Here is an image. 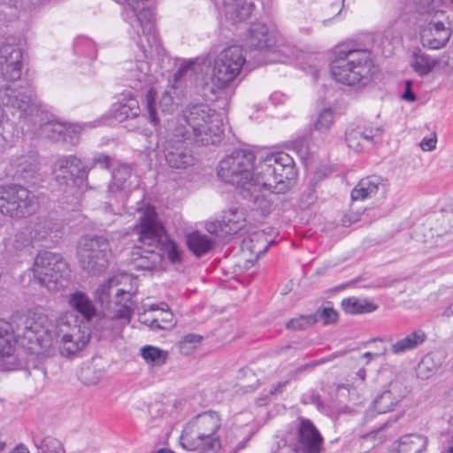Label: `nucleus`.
Here are the masks:
<instances>
[{
  "instance_id": "f257e3e1",
  "label": "nucleus",
  "mask_w": 453,
  "mask_h": 453,
  "mask_svg": "<svg viewBox=\"0 0 453 453\" xmlns=\"http://www.w3.org/2000/svg\"><path fill=\"white\" fill-rule=\"evenodd\" d=\"M255 155L249 150H235L219 165L218 176L235 186L241 196L262 213L270 211L267 194H282L296 175L293 158L283 151L267 153L257 165Z\"/></svg>"
},
{
  "instance_id": "f03ea898",
  "label": "nucleus",
  "mask_w": 453,
  "mask_h": 453,
  "mask_svg": "<svg viewBox=\"0 0 453 453\" xmlns=\"http://www.w3.org/2000/svg\"><path fill=\"white\" fill-rule=\"evenodd\" d=\"M3 104L18 114L21 128L52 140L55 142L74 145L78 142L81 127L50 119L48 113L39 106L34 92L26 88L17 90L6 87L0 90Z\"/></svg>"
},
{
  "instance_id": "7ed1b4c3",
  "label": "nucleus",
  "mask_w": 453,
  "mask_h": 453,
  "mask_svg": "<svg viewBox=\"0 0 453 453\" xmlns=\"http://www.w3.org/2000/svg\"><path fill=\"white\" fill-rule=\"evenodd\" d=\"M135 293L136 280L127 273H114L101 282L95 291V298L100 303L104 315L96 326L118 331L128 324Z\"/></svg>"
},
{
  "instance_id": "20e7f679",
  "label": "nucleus",
  "mask_w": 453,
  "mask_h": 453,
  "mask_svg": "<svg viewBox=\"0 0 453 453\" xmlns=\"http://www.w3.org/2000/svg\"><path fill=\"white\" fill-rule=\"evenodd\" d=\"M169 127L176 135L198 146L219 144L224 135L220 113L203 103L186 105Z\"/></svg>"
},
{
  "instance_id": "39448f33",
  "label": "nucleus",
  "mask_w": 453,
  "mask_h": 453,
  "mask_svg": "<svg viewBox=\"0 0 453 453\" xmlns=\"http://www.w3.org/2000/svg\"><path fill=\"white\" fill-rule=\"evenodd\" d=\"M137 48L140 53L136 55L134 63H131L127 68V79L130 86L135 89H148L146 94V110L151 123H158L157 113V104L155 95L158 91V84L164 81V77L156 70H152L149 59L161 55L163 49L159 43V50L150 53L146 37L144 35H138Z\"/></svg>"
},
{
  "instance_id": "423d86ee",
  "label": "nucleus",
  "mask_w": 453,
  "mask_h": 453,
  "mask_svg": "<svg viewBox=\"0 0 453 453\" xmlns=\"http://www.w3.org/2000/svg\"><path fill=\"white\" fill-rule=\"evenodd\" d=\"M246 64L243 50L240 46H230L223 50L215 58L211 81L202 85V96L208 101H216L226 94Z\"/></svg>"
},
{
  "instance_id": "0eeeda50",
  "label": "nucleus",
  "mask_w": 453,
  "mask_h": 453,
  "mask_svg": "<svg viewBox=\"0 0 453 453\" xmlns=\"http://www.w3.org/2000/svg\"><path fill=\"white\" fill-rule=\"evenodd\" d=\"M221 419L215 411L196 415L184 426L180 437L182 448L196 453H217L221 448L218 432Z\"/></svg>"
},
{
  "instance_id": "6e6552de",
  "label": "nucleus",
  "mask_w": 453,
  "mask_h": 453,
  "mask_svg": "<svg viewBox=\"0 0 453 453\" xmlns=\"http://www.w3.org/2000/svg\"><path fill=\"white\" fill-rule=\"evenodd\" d=\"M372 62L366 50L338 48L331 62L333 78L348 86L367 84L372 75Z\"/></svg>"
},
{
  "instance_id": "1a4fd4ad",
  "label": "nucleus",
  "mask_w": 453,
  "mask_h": 453,
  "mask_svg": "<svg viewBox=\"0 0 453 453\" xmlns=\"http://www.w3.org/2000/svg\"><path fill=\"white\" fill-rule=\"evenodd\" d=\"M53 325L48 316L37 311H28L20 317L14 336L16 344L25 351L40 354L53 342Z\"/></svg>"
},
{
  "instance_id": "9d476101",
  "label": "nucleus",
  "mask_w": 453,
  "mask_h": 453,
  "mask_svg": "<svg viewBox=\"0 0 453 453\" xmlns=\"http://www.w3.org/2000/svg\"><path fill=\"white\" fill-rule=\"evenodd\" d=\"M140 217L136 223L138 242L160 250L162 256L166 255L172 264H180L182 251L179 246L166 234L165 229L158 219L156 209L147 206L140 209Z\"/></svg>"
},
{
  "instance_id": "9b49d317",
  "label": "nucleus",
  "mask_w": 453,
  "mask_h": 453,
  "mask_svg": "<svg viewBox=\"0 0 453 453\" xmlns=\"http://www.w3.org/2000/svg\"><path fill=\"white\" fill-rule=\"evenodd\" d=\"M242 42L247 50L254 52L253 58L257 65L270 62L288 63L299 58V52L287 47L273 50L276 42L275 36L269 32L265 25L261 23L252 24L248 28Z\"/></svg>"
},
{
  "instance_id": "f8f14e48",
  "label": "nucleus",
  "mask_w": 453,
  "mask_h": 453,
  "mask_svg": "<svg viewBox=\"0 0 453 453\" xmlns=\"http://www.w3.org/2000/svg\"><path fill=\"white\" fill-rule=\"evenodd\" d=\"M27 273L29 276H33L35 282L54 292L67 284L69 266L61 254L41 250L35 256Z\"/></svg>"
},
{
  "instance_id": "ddd939ff",
  "label": "nucleus",
  "mask_w": 453,
  "mask_h": 453,
  "mask_svg": "<svg viewBox=\"0 0 453 453\" xmlns=\"http://www.w3.org/2000/svg\"><path fill=\"white\" fill-rule=\"evenodd\" d=\"M111 250L108 240L103 236L85 235L77 245L80 265L89 273H98L106 269Z\"/></svg>"
},
{
  "instance_id": "4468645a",
  "label": "nucleus",
  "mask_w": 453,
  "mask_h": 453,
  "mask_svg": "<svg viewBox=\"0 0 453 453\" xmlns=\"http://www.w3.org/2000/svg\"><path fill=\"white\" fill-rule=\"evenodd\" d=\"M59 352L66 357H73L83 350L90 341V332L75 321L72 324L65 316L58 318L55 324Z\"/></svg>"
},
{
  "instance_id": "2eb2a0df",
  "label": "nucleus",
  "mask_w": 453,
  "mask_h": 453,
  "mask_svg": "<svg viewBox=\"0 0 453 453\" xmlns=\"http://www.w3.org/2000/svg\"><path fill=\"white\" fill-rule=\"evenodd\" d=\"M37 198L20 185L0 187V212L21 218L35 211Z\"/></svg>"
},
{
  "instance_id": "dca6fc26",
  "label": "nucleus",
  "mask_w": 453,
  "mask_h": 453,
  "mask_svg": "<svg viewBox=\"0 0 453 453\" xmlns=\"http://www.w3.org/2000/svg\"><path fill=\"white\" fill-rule=\"evenodd\" d=\"M200 69L196 61H185L174 73L172 83L168 86L159 99V108L162 112L172 113L179 104L176 100L183 97V81L191 78Z\"/></svg>"
},
{
  "instance_id": "f3484780",
  "label": "nucleus",
  "mask_w": 453,
  "mask_h": 453,
  "mask_svg": "<svg viewBox=\"0 0 453 453\" xmlns=\"http://www.w3.org/2000/svg\"><path fill=\"white\" fill-rule=\"evenodd\" d=\"M187 141L188 140L176 135L174 129L169 127L164 145L165 158L169 167L184 170L195 165L196 157L192 150L185 145Z\"/></svg>"
},
{
  "instance_id": "a211bd4d",
  "label": "nucleus",
  "mask_w": 453,
  "mask_h": 453,
  "mask_svg": "<svg viewBox=\"0 0 453 453\" xmlns=\"http://www.w3.org/2000/svg\"><path fill=\"white\" fill-rule=\"evenodd\" d=\"M126 5L134 13L135 20L142 29L146 37L150 52L159 50V39L153 25V12L148 7L149 0H114Z\"/></svg>"
},
{
  "instance_id": "6ab92c4d",
  "label": "nucleus",
  "mask_w": 453,
  "mask_h": 453,
  "mask_svg": "<svg viewBox=\"0 0 453 453\" xmlns=\"http://www.w3.org/2000/svg\"><path fill=\"white\" fill-rule=\"evenodd\" d=\"M383 132L381 126L372 123L349 127L345 132V141L353 151L365 152L381 141Z\"/></svg>"
},
{
  "instance_id": "aec40b11",
  "label": "nucleus",
  "mask_w": 453,
  "mask_h": 453,
  "mask_svg": "<svg viewBox=\"0 0 453 453\" xmlns=\"http://www.w3.org/2000/svg\"><path fill=\"white\" fill-rule=\"evenodd\" d=\"M90 168L84 165L80 158L75 156H65L58 158L53 165V174L60 183H67L68 180H81L87 181Z\"/></svg>"
},
{
  "instance_id": "412c9836",
  "label": "nucleus",
  "mask_w": 453,
  "mask_h": 453,
  "mask_svg": "<svg viewBox=\"0 0 453 453\" xmlns=\"http://www.w3.org/2000/svg\"><path fill=\"white\" fill-rule=\"evenodd\" d=\"M22 50L13 44H4L0 48V77L7 81L20 79L22 73Z\"/></svg>"
},
{
  "instance_id": "4be33fe9",
  "label": "nucleus",
  "mask_w": 453,
  "mask_h": 453,
  "mask_svg": "<svg viewBox=\"0 0 453 453\" xmlns=\"http://www.w3.org/2000/svg\"><path fill=\"white\" fill-rule=\"evenodd\" d=\"M245 225V217L242 210L230 208L225 211L221 221L210 222L206 226L208 232L219 236L237 234Z\"/></svg>"
},
{
  "instance_id": "5701e85b",
  "label": "nucleus",
  "mask_w": 453,
  "mask_h": 453,
  "mask_svg": "<svg viewBox=\"0 0 453 453\" xmlns=\"http://www.w3.org/2000/svg\"><path fill=\"white\" fill-rule=\"evenodd\" d=\"M136 247L131 257L134 268L137 271L157 272L163 268V256L155 247H149L143 243Z\"/></svg>"
},
{
  "instance_id": "b1692460",
  "label": "nucleus",
  "mask_w": 453,
  "mask_h": 453,
  "mask_svg": "<svg viewBox=\"0 0 453 453\" xmlns=\"http://www.w3.org/2000/svg\"><path fill=\"white\" fill-rule=\"evenodd\" d=\"M297 443L303 453H320L323 438L309 419H300L297 426Z\"/></svg>"
},
{
  "instance_id": "393cba45",
  "label": "nucleus",
  "mask_w": 453,
  "mask_h": 453,
  "mask_svg": "<svg viewBox=\"0 0 453 453\" xmlns=\"http://www.w3.org/2000/svg\"><path fill=\"white\" fill-rule=\"evenodd\" d=\"M68 305L75 313L79 324L91 322L97 317V310L90 297L82 291H75L68 296Z\"/></svg>"
},
{
  "instance_id": "a878e982",
  "label": "nucleus",
  "mask_w": 453,
  "mask_h": 453,
  "mask_svg": "<svg viewBox=\"0 0 453 453\" xmlns=\"http://www.w3.org/2000/svg\"><path fill=\"white\" fill-rule=\"evenodd\" d=\"M36 241L57 242L64 235V225L60 220L42 218L35 221L31 228Z\"/></svg>"
},
{
  "instance_id": "bb28decb",
  "label": "nucleus",
  "mask_w": 453,
  "mask_h": 453,
  "mask_svg": "<svg viewBox=\"0 0 453 453\" xmlns=\"http://www.w3.org/2000/svg\"><path fill=\"white\" fill-rule=\"evenodd\" d=\"M451 36V30L443 23H429L421 33V42L424 47L438 50L443 47Z\"/></svg>"
},
{
  "instance_id": "cd10ccee",
  "label": "nucleus",
  "mask_w": 453,
  "mask_h": 453,
  "mask_svg": "<svg viewBox=\"0 0 453 453\" xmlns=\"http://www.w3.org/2000/svg\"><path fill=\"white\" fill-rule=\"evenodd\" d=\"M403 395L400 384L397 381L390 382L388 389L385 390L374 400V411H377L378 413H385L392 411Z\"/></svg>"
},
{
  "instance_id": "c85d7f7f",
  "label": "nucleus",
  "mask_w": 453,
  "mask_h": 453,
  "mask_svg": "<svg viewBox=\"0 0 453 453\" xmlns=\"http://www.w3.org/2000/svg\"><path fill=\"white\" fill-rule=\"evenodd\" d=\"M34 234L32 230L19 231L4 238L3 241L4 251L12 256H19L22 251L29 250L33 245Z\"/></svg>"
},
{
  "instance_id": "c756f323",
  "label": "nucleus",
  "mask_w": 453,
  "mask_h": 453,
  "mask_svg": "<svg viewBox=\"0 0 453 453\" xmlns=\"http://www.w3.org/2000/svg\"><path fill=\"white\" fill-rule=\"evenodd\" d=\"M223 4L226 18L233 22L249 18L255 7L251 0H223Z\"/></svg>"
},
{
  "instance_id": "7c9ffc66",
  "label": "nucleus",
  "mask_w": 453,
  "mask_h": 453,
  "mask_svg": "<svg viewBox=\"0 0 453 453\" xmlns=\"http://www.w3.org/2000/svg\"><path fill=\"white\" fill-rule=\"evenodd\" d=\"M426 340V334L425 331L417 329L394 342L390 347V350L394 355H401L418 349Z\"/></svg>"
},
{
  "instance_id": "2f4dec72",
  "label": "nucleus",
  "mask_w": 453,
  "mask_h": 453,
  "mask_svg": "<svg viewBox=\"0 0 453 453\" xmlns=\"http://www.w3.org/2000/svg\"><path fill=\"white\" fill-rule=\"evenodd\" d=\"M381 186V179L371 176L362 179L351 191L353 200H365L374 196Z\"/></svg>"
},
{
  "instance_id": "473e14b6",
  "label": "nucleus",
  "mask_w": 453,
  "mask_h": 453,
  "mask_svg": "<svg viewBox=\"0 0 453 453\" xmlns=\"http://www.w3.org/2000/svg\"><path fill=\"white\" fill-rule=\"evenodd\" d=\"M426 445V437L419 434H404L397 441V453H423Z\"/></svg>"
},
{
  "instance_id": "72a5a7b5",
  "label": "nucleus",
  "mask_w": 453,
  "mask_h": 453,
  "mask_svg": "<svg viewBox=\"0 0 453 453\" xmlns=\"http://www.w3.org/2000/svg\"><path fill=\"white\" fill-rule=\"evenodd\" d=\"M150 311H159L151 320V328L167 330L174 326V316L172 311H169L167 304H152L150 306Z\"/></svg>"
},
{
  "instance_id": "f704fd0d",
  "label": "nucleus",
  "mask_w": 453,
  "mask_h": 453,
  "mask_svg": "<svg viewBox=\"0 0 453 453\" xmlns=\"http://www.w3.org/2000/svg\"><path fill=\"white\" fill-rule=\"evenodd\" d=\"M140 113L138 101L129 97L118 102L113 105L112 114L115 120L121 122L128 118L137 117Z\"/></svg>"
},
{
  "instance_id": "c9c22d12",
  "label": "nucleus",
  "mask_w": 453,
  "mask_h": 453,
  "mask_svg": "<svg viewBox=\"0 0 453 453\" xmlns=\"http://www.w3.org/2000/svg\"><path fill=\"white\" fill-rule=\"evenodd\" d=\"M441 364L442 358L439 353H431L425 356L418 365V377L422 380L432 377L441 368Z\"/></svg>"
},
{
  "instance_id": "e433bc0d",
  "label": "nucleus",
  "mask_w": 453,
  "mask_h": 453,
  "mask_svg": "<svg viewBox=\"0 0 453 453\" xmlns=\"http://www.w3.org/2000/svg\"><path fill=\"white\" fill-rule=\"evenodd\" d=\"M16 346L14 332L11 324L0 320V357H10Z\"/></svg>"
},
{
  "instance_id": "4c0bfd02",
  "label": "nucleus",
  "mask_w": 453,
  "mask_h": 453,
  "mask_svg": "<svg viewBox=\"0 0 453 453\" xmlns=\"http://www.w3.org/2000/svg\"><path fill=\"white\" fill-rule=\"evenodd\" d=\"M188 249L196 256H202L212 247V241L208 235L200 232H193L187 236Z\"/></svg>"
},
{
  "instance_id": "58836bf2",
  "label": "nucleus",
  "mask_w": 453,
  "mask_h": 453,
  "mask_svg": "<svg viewBox=\"0 0 453 453\" xmlns=\"http://www.w3.org/2000/svg\"><path fill=\"white\" fill-rule=\"evenodd\" d=\"M437 64L438 60L430 55L417 52L413 54L411 66L419 76H426L434 70Z\"/></svg>"
},
{
  "instance_id": "ea45409f",
  "label": "nucleus",
  "mask_w": 453,
  "mask_h": 453,
  "mask_svg": "<svg viewBox=\"0 0 453 453\" xmlns=\"http://www.w3.org/2000/svg\"><path fill=\"white\" fill-rule=\"evenodd\" d=\"M342 307L346 313L362 314L376 311L377 306L364 299L349 297L342 301Z\"/></svg>"
},
{
  "instance_id": "a19ab883",
  "label": "nucleus",
  "mask_w": 453,
  "mask_h": 453,
  "mask_svg": "<svg viewBox=\"0 0 453 453\" xmlns=\"http://www.w3.org/2000/svg\"><path fill=\"white\" fill-rule=\"evenodd\" d=\"M131 178V168L127 165H119L112 173V183L110 185V192L113 193L114 188L119 191L129 189L127 180Z\"/></svg>"
},
{
  "instance_id": "79ce46f5",
  "label": "nucleus",
  "mask_w": 453,
  "mask_h": 453,
  "mask_svg": "<svg viewBox=\"0 0 453 453\" xmlns=\"http://www.w3.org/2000/svg\"><path fill=\"white\" fill-rule=\"evenodd\" d=\"M142 358L151 365L162 366L168 358V351L154 346H145L141 349Z\"/></svg>"
},
{
  "instance_id": "37998d69",
  "label": "nucleus",
  "mask_w": 453,
  "mask_h": 453,
  "mask_svg": "<svg viewBox=\"0 0 453 453\" xmlns=\"http://www.w3.org/2000/svg\"><path fill=\"white\" fill-rule=\"evenodd\" d=\"M334 112L330 107L324 108L312 122V128L321 134L326 133L334 124Z\"/></svg>"
},
{
  "instance_id": "c03bdc74",
  "label": "nucleus",
  "mask_w": 453,
  "mask_h": 453,
  "mask_svg": "<svg viewBox=\"0 0 453 453\" xmlns=\"http://www.w3.org/2000/svg\"><path fill=\"white\" fill-rule=\"evenodd\" d=\"M38 453H65L63 444L56 438L47 436L39 441L34 440Z\"/></svg>"
},
{
  "instance_id": "a18cd8bd",
  "label": "nucleus",
  "mask_w": 453,
  "mask_h": 453,
  "mask_svg": "<svg viewBox=\"0 0 453 453\" xmlns=\"http://www.w3.org/2000/svg\"><path fill=\"white\" fill-rule=\"evenodd\" d=\"M292 434H287L283 437L276 438L275 445L272 449L273 453H297V443H295Z\"/></svg>"
},
{
  "instance_id": "49530a36",
  "label": "nucleus",
  "mask_w": 453,
  "mask_h": 453,
  "mask_svg": "<svg viewBox=\"0 0 453 453\" xmlns=\"http://www.w3.org/2000/svg\"><path fill=\"white\" fill-rule=\"evenodd\" d=\"M203 337L196 334H188L181 338L178 343L180 351L183 355H190L200 345Z\"/></svg>"
},
{
  "instance_id": "de8ad7c7",
  "label": "nucleus",
  "mask_w": 453,
  "mask_h": 453,
  "mask_svg": "<svg viewBox=\"0 0 453 453\" xmlns=\"http://www.w3.org/2000/svg\"><path fill=\"white\" fill-rule=\"evenodd\" d=\"M324 362H325V359H321V360H319L316 362L309 363V364L299 366L298 368H296V370H294L293 372H291L288 374V380H284V381H279L275 386H273V388L270 390V393L273 394V393H277V392H281L283 388H285V386L288 384V382L290 380L296 379L298 374L304 372L306 369L313 368L318 365L323 364Z\"/></svg>"
},
{
  "instance_id": "09e8293b",
  "label": "nucleus",
  "mask_w": 453,
  "mask_h": 453,
  "mask_svg": "<svg viewBox=\"0 0 453 453\" xmlns=\"http://www.w3.org/2000/svg\"><path fill=\"white\" fill-rule=\"evenodd\" d=\"M316 323V318L310 315H301L290 319L287 323V328L290 330H303Z\"/></svg>"
},
{
  "instance_id": "8fccbe9b",
  "label": "nucleus",
  "mask_w": 453,
  "mask_h": 453,
  "mask_svg": "<svg viewBox=\"0 0 453 453\" xmlns=\"http://www.w3.org/2000/svg\"><path fill=\"white\" fill-rule=\"evenodd\" d=\"M311 316L316 318V323L322 321L324 325H328L337 320L338 314L333 308L325 307L322 310H318Z\"/></svg>"
},
{
  "instance_id": "3c124183",
  "label": "nucleus",
  "mask_w": 453,
  "mask_h": 453,
  "mask_svg": "<svg viewBox=\"0 0 453 453\" xmlns=\"http://www.w3.org/2000/svg\"><path fill=\"white\" fill-rule=\"evenodd\" d=\"M411 2L414 6L412 9L407 10L406 12H411L414 10L419 13H423L428 12L432 0H411Z\"/></svg>"
},
{
  "instance_id": "603ef678",
  "label": "nucleus",
  "mask_w": 453,
  "mask_h": 453,
  "mask_svg": "<svg viewBox=\"0 0 453 453\" xmlns=\"http://www.w3.org/2000/svg\"><path fill=\"white\" fill-rule=\"evenodd\" d=\"M437 140L435 136L433 137H425L420 142V147L424 151H432L435 149Z\"/></svg>"
},
{
  "instance_id": "864d4df0",
  "label": "nucleus",
  "mask_w": 453,
  "mask_h": 453,
  "mask_svg": "<svg viewBox=\"0 0 453 453\" xmlns=\"http://www.w3.org/2000/svg\"><path fill=\"white\" fill-rule=\"evenodd\" d=\"M94 165H100L104 168H108L110 166L111 158L109 156L105 154H96L93 157Z\"/></svg>"
},
{
  "instance_id": "5fc2aeb1",
  "label": "nucleus",
  "mask_w": 453,
  "mask_h": 453,
  "mask_svg": "<svg viewBox=\"0 0 453 453\" xmlns=\"http://www.w3.org/2000/svg\"><path fill=\"white\" fill-rule=\"evenodd\" d=\"M293 147L302 157L307 154V145L304 138L296 140L293 142Z\"/></svg>"
},
{
  "instance_id": "6e6d98bb",
  "label": "nucleus",
  "mask_w": 453,
  "mask_h": 453,
  "mask_svg": "<svg viewBox=\"0 0 453 453\" xmlns=\"http://www.w3.org/2000/svg\"><path fill=\"white\" fill-rule=\"evenodd\" d=\"M406 85H407V89L403 93V98L405 99V100L413 102V101H415L416 97H415L414 94L410 90L411 82L407 81Z\"/></svg>"
},
{
  "instance_id": "4d7b16f0",
  "label": "nucleus",
  "mask_w": 453,
  "mask_h": 453,
  "mask_svg": "<svg viewBox=\"0 0 453 453\" xmlns=\"http://www.w3.org/2000/svg\"><path fill=\"white\" fill-rule=\"evenodd\" d=\"M365 377H366L365 369H364V368L359 369L356 372V378H355L356 383H357V381H359L360 383H363L365 380Z\"/></svg>"
},
{
  "instance_id": "13d9d810",
  "label": "nucleus",
  "mask_w": 453,
  "mask_h": 453,
  "mask_svg": "<svg viewBox=\"0 0 453 453\" xmlns=\"http://www.w3.org/2000/svg\"><path fill=\"white\" fill-rule=\"evenodd\" d=\"M10 453H30L28 449L22 443L17 445Z\"/></svg>"
},
{
  "instance_id": "bf43d9fd",
  "label": "nucleus",
  "mask_w": 453,
  "mask_h": 453,
  "mask_svg": "<svg viewBox=\"0 0 453 453\" xmlns=\"http://www.w3.org/2000/svg\"><path fill=\"white\" fill-rule=\"evenodd\" d=\"M442 316L444 317H451L453 316V303L449 304L443 311Z\"/></svg>"
},
{
  "instance_id": "052dcab7",
  "label": "nucleus",
  "mask_w": 453,
  "mask_h": 453,
  "mask_svg": "<svg viewBox=\"0 0 453 453\" xmlns=\"http://www.w3.org/2000/svg\"><path fill=\"white\" fill-rule=\"evenodd\" d=\"M264 237V233H260V232H256V233H253L250 237V242H254V241H258L259 239L263 238Z\"/></svg>"
},
{
  "instance_id": "680f3d73",
  "label": "nucleus",
  "mask_w": 453,
  "mask_h": 453,
  "mask_svg": "<svg viewBox=\"0 0 453 453\" xmlns=\"http://www.w3.org/2000/svg\"><path fill=\"white\" fill-rule=\"evenodd\" d=\"M156 453H175V452H173V450H171L169 449H158Z\"/></svg>"
},
{
  "instance_id": "e2e57ef3",
  "label": "nucleus",
  "mask_w": 453,
  "mask_h": 453,
  "mask_svg": "<svg viewBox=\"0 0 453 453\" xmlns=\"http://www.w3.org/2000/svg\"><path fill=\"white\" fill-rule=\"evenodd\" d=\"M376 356H377L376 354H372L371 352H365L363 355L364 357H376Z\"/></svg>"
},
{
  "instance_id": "0e129e2a",
  "label": "nucleus",
  "mask_w": 453,
  "mask_h": 453,
  "mask_svg": "<svg viewBox=\"0 0 453 453\" xmlns=\"http://www.w3.org/2000/svg\"><path fill=\"white\" fill-rule=\"evenodd\" d=\"M441 453H453V446L449 447L448 449L442 451Z\"/></svg>"
},
{
  "instance_id": "69168bd1",
  "label": "nucleus",
  "mask_w": 453,
  "mask_h": 453,
  "mask_svg": "<svg viewBox=\"0 0 453 453\" xmlns=\"http://www.w3.org/2000/svg\"><path fill=\"white\" fill-rule=\"evenodd\" d=\"M6 444L4 441H0V451L4 450V449L5 448Z\"/></svg>"
},
{
  "instance_id": "338daca9",
  "label": "nucleus",
  "mask_w": 453,
  "mask_h": 453,
  "mask_svg": "<svg viewBox=\"0 0 453 453\" xmlns=\"http://www.w3.org/2000/svg\"><path fill=\"white\" fill-rule=\"evenodd\" d=\"M251 251H252V252H257V253H259V252H261L262 250H261L260 249H259V250H257V247L254 245V246L252 247Z\"/></svg>"
},
{
  "instance_id": "774afa93",
  "label": "nucleus",
  "mask_w": 453,
  "mask_h": 453,
  "mask_svg": "<svg viewBox=\"0 0 453 453\" xmlns=\"http://www.w3.org/2000/svg\"><path fill=\"white\" fill-rule=\"evenodd\" d=\"M268 249V244H265L263 247V251L265 252Z\"/></svg>"
}]
</instances>
